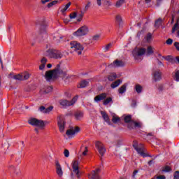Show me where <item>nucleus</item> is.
Returning <instances> with one entry per match:
<instances>
[{"instance_id":"338daca9","label":"nucleus","mask_w":179,"mask_h":179,"mask_svg":"<svg viewBox=\"0 0 179 179\" xmlns=\"http://www.w3.org/2000/svg\"><path fill=\"white\" fill-rule=\"evenodd\" d=\"M136 174H138V170H135L134 172H133V174H132V178L135 179V177L136 176Z\"/></svg>"},{"instance_id":"69168bd1","label":"nucleus","mask_w":179,"mask_h":179,"mask_svg":"<svg viewBox=\"0 0 179 179\" xmlns=\"http://www.w3.org/2000/svg\"><path fill=\"white\" fill-rule=\"evenodd\" d=\"M157 61L158 65H159L160 66H164V64H163V62H162V61H160L159 59H157Z\"/></svg>"},{"instance_id":"49530a36","label":"nucleus","mask_w":179,"mask_h":179,"mask_svg":"<svg viewBox=\"0 0 179 179\" xmlns=\"http://www.w3.org/2000/svg\"><path fill=\"white\" fill-rule=\"evenodd\" d=\"M178 29V23H176L172 28V33H175L176 30Z\"/></svg>"},{"instance_id":"e433bc0d","label":"nucleus","mask_w":179,"mask_h":179,"mask_svg":"<svg viewBox=\"0 0 179 179\" xmlns=\"http://www.w3.org/2000/svg\"><path fill=\"white\" fill-rule=\"evenodd\" d=\"M124 3H125V0H119L116 2L115 6L116 8H121Z\"/></svg>"},{"instance_id":"de8ad7c7","label":"nucleus","mask_w":179,"mask_h":179,"mask_svg":"<svg viewBox=\"0 0 179 179\" xmlns=\"http://www.w3.org/2000/svg\"><path fill=\"white\" fill-rule=\"evenodd\" d=\"M171 64H177V57H172L171 60H169Z\"/></svg>"},{"instance_id":"2f4dec72","label":"nucleus","mask_w":179,"mask_h":179,"mask_svg":"<svg viewBox=\"0 0 179 179\" xmlns=\"http://www.w3.org/2000/svg\"><path fill=\"white\" fill-rule=\"evenodd\" d=\"M71 3H72L69 2L66 6H64L60 10V12H62V13H65V12L68 10V8H69V6H71Z\"/></svg>"},{"instance_id":"79ce46f5","label":"nucleus","mask_w":179,"mask_h":179,"mask_svg":"<svg viewBox=\"0 0 179 179\" xmlns=\"http://www.w3.org/2000/svg\"><path fill=\"white\" fill-rule=\"evenodd\" d=\"M170 171H171V168L169 166H165L162 169V173H170Z\"/></svg>"},{"instance_id":"ddd939ff","label":"nucleus","mask_w":179,"mask_h":179,"mask_svg":"<svg viewBox=\"0 0 179 179\" xmlns=\"http://www.w3.org/2000/svg\"><path fill=\"white\" fill-rule=\"evenodd\" d=\"M80 129L79 127H76L75 129H69L66 132V135L69 136V138H73L75 134H78V132H80Z\"/></svg>"},{"instance_id":"7ed1b4c3","label":"nucleus","mask_w":179,"mask_h":179,"mask_svg":"<svg viewBox=\"0 0 179 179\" xmlns=\"http://www.w3.org/2000/svg\"><path fill=\"white\" fill-rule=\"evenodd\" d=\"M78 101V96H75L71 101H68L66 99H62L59 101L60 106H62V108H66V107H69L70 106H73Z\"/></svg>"},{"instance_id":"2eb2a0df","label":"nucleus","mask_w":179,"mask_h":179,"mask_svg":"<svg viewBox=\"0 0 179 179\" xmlns=\"http://www.w3.org/2000/svg\"><path fill=\"white\" fill-rule=\"evenodd\" d=\"M107 99V93H101L98 96H96L94 99L95 103H99L101 100H106Z\"/></svg>"},{"instance_id":"aec40b11","label":"nucleus","mask_w":179,"mask_h":179,"mask_svg":"<svg viewBox=\"0 0 179 179\" xmlns=\"http://www.w3.org/2000/svg\"><path fill=\"white\" fill-rule=\"evenodd\" d=\"M100 169H97L96 171H92V176H90V179H100Z\"/></svg>"},{"instance_id":"052dcab7","label":"nucleus","mask_w":179,"mask_h":179,"mask_svg":"<svg viewBox=\"0 0 179 179\" xmlns=\"http://www.w3.org/2000/svg\"><path fill=\"white\" fill-rule=\"evenodd\" d=\"M92 4V3H90V1H89L86 5H85V10H87V9H89L90 8V5Z\"/></svg>"},{"instance_id":"c85d7f7f","label":"nucleus","mask_w":179,"mask_h":179,"mask_svg":"<svg viewBox=\"0 0 179 179\" xmlns=\"http://www.w3.org/2000/svg\"><path fill=\"white\" fill-rule=\"evenodd\" d=\"M51 92H52V87L51 86L46 87L44 90H41V93H45V94L51 93Z\"/></svg>"},{"instance_id":"c03bdc74","label":"nucleus","mask_w":179,"mask_h":179,"mask_svg":"<svg viewBox=\"0 0 179 179\" xmlns=\"http://www.w3.org/2000/svg\"><path fill=\"white\" fill-rule=\"evenodd\" d=\"M53 108H54V107H52V106H50L48 108H45L44 114H48V113H50V111H52Z\"/></svg>"},{"instance_id":"f8f14e48","label":"nucleus","mask_w":179,"mask_h":179,"mask_svg":"<svg viewBox=\"0 0 179 179\" xmlns=\"http://www.w3.org/2000/svg\"><path fill=\"white\" fill-rule=\"evenodd\" d=\"M135 59H136L137 57H142V55H145L146 54V49L140 48L137 50H134L132 52Z\"/></svg>"},{"instance_id":"b1692460","label":"nucleus","mask_w":179,"mask_h":179,"mask_svg":"<svg viewBox=\"0 0 179 179\" xmlns=\"http://www.w3.org/2000/svg\"><path fill=\"white\" fill-rule=\"evenodd\" d=\"M74 117L77 121H79V120H82V118H83V112H76L74 114Z\"/></svg>"},{"instance_id":"13d9d810","label":"nucleus","mask_w":179,"mask_h":179,"mask_svg":"<svg viewBox=\"0 0 179 179\" xmlns=\"http://www.w3.org/2000/svg\"><path fill=\"white\" fill-rule=\"evenodd\" d=\"M41 64L45 65V64H47V59L45 57H43L41 60Z\"/></svg>"},{"instance_id":"bf43d9fd","label":"nucleus","mask_w":179,"mask_h":179,"mask_svg":"<svg viewBox=\"0 0 179 179\" xmlns=\"http://www.w3.org/2000/svg\"><path fill=\"white\" fill-rule=\"evenodd\" d=\"M141 123L134 122V128H141Z\"/></svg>"},{"instance_id":"4c0bfd02","label":"nucleus","mask_w":179,"mask_h":179,"mask_svg":"<svg viewBox=\"0 0 179 179\" xmlns=\"http://www.w3.org/2000/svg\"><path fill=\"white\" fill-rule=\"evenodd\" d=\"M103 5L106 7V8H108L110 6H112L113 3H111L110 1L109 0H105L103 1Z\"/></svg>"},{"instance_id":"ea45409f","label":"nucleus","mask_w":179,"mask_h":179,"mask_svg":"<svg viewBox=\"0 0 179 179\" xmlns=\"http://www.w3.org/2000/svg\"><path fill=\"white\" fill-rule=\"evenodd\" d=\"M145 41H147V43H150V41H152V34L148 33L147 36L145 37Z\"/></svg>"},{"instance_id":"f3484780","label":"nucleus","mask_w":179,"mask_h":179,"mask_svg":"<svg viewBox=\"0 0 179 179\" xmlns=\"http://www.w3.org/2000/svg\"><path fill=\"white\" fill-rule=\"evenodd\" d=\"M53 57L55 59H61L64 57V55L60 50L54 49Z\"/></svg>"},{"instance_id":"680f3d73","label":"nucleus","mask_w":179,"mask_h":179,"mask_svg":"<svg viewBox=\"0 0 179 179\" xmlns=\"http://www.w3.org/2000/svg\"><path fill=\"white\" fill-rule=\"evenodd\" d=\"M85 150L82 153V156H86V155H87V152H88L87 147H85Z\"/></svg>"},{"instance_id":"393cba45","label":"nucleus","mask_w":179,"mask_h":179,"mask_svg":"<svg viewBox=\"0 0 179 179\" xmlns=\"http://www.w3.org/2000/svg\"><path fill=\"white\" fill-rule=\"evenodd\" d=\"M112 115V122L113 124H117V122H120L121 121V118L118 117L115 113H111Z\"/></svg>"},{"instance_id":"f03ea898","label":"nucleus","mask_w":179,"mask_h":179,"mask_svg":"<svg viewBox=\"0 0 179 179\" xmlns=\"http://www.w3.org/2000/svg\"><path fill=\"white\" fill-rule=\"evenodd\" d=\"M133 148L140 156H142V157H148V155L145 153V147L143 146V144H138V142L134 141Z\"/></svg>"},{"instance_id":"4be33fe9","label":"nucleus","mask_w":179,"mask_h":179,"mask_svg":"<svg viewBox=\"0 0 179 179\" xmlns=\"http://www.w3.org/2000/svg\"><path fill=\"white\" fill-rule=\"evenodd\" d=\"M115 23H117L120 27H122L123 22H122V17H121V15H116Z\"/></svg>"},{"instance_id":"bb28decb","label":"nucleus","mask_w":179,"mask_h":179,"mask_svg":"<svg viewBox=\"0 0 179 179\" xmlns=\"http://www.w3.org/2000/svg\"><path fill=\"white\" fill-rule=\"evenodd\" d=\"M122 83V80H117L116 81H115L114 83H113L110 85V87L112 89H115V87H118V85Z\"/></svg>"},{"instance_id":"5fc2aeb1","label":"nucleus","mask_w":179,"mask_h":179,"mask_svg":"<svg viewBox=\"0 0 179 179\" xmlns=\"http://www.w3.org/2000/svg\"><path fill=\"white\" fill-rule=\"evenodd\" d=\"M158 90L159 92H163V90H164V85H159L158 87Z\"/></svg>"},{"instance_id":"a18cd8bd","label":"nucleus","mask_w":179,"mask_h":179,"mask_svg":"<svg viewBox=\"0 0 179 179\" xmlns=\"http://www.w3.org/2000/svg\"><path fill=\"white\" fill-rule=\"evenodd\" d=\"M174 80L179 82V70L177 71L175 73Z\"/></svg>"},{"instance_id":"f257e3e1","label":"nucleus","mask_w":179,"mask_h":179,"mask_svg":"<svg viewBox=\"0 0 179 179\" xmlns=\"http://www.w3.org/2000/svg\"><path fill=\"white\" fill-rule=\"evenodd\" d=\"M62 70L59 68H57L52 71H47L45 74V78L47 82H51L52 79H57L59 75H61Z\"/></svg>"},{"instance_id":"412c9836","label":"nucleus","mask_w":179,"mask_h":179,"mask_svg":"<svg viewBox=\"0 0 179 179\" xmlns=\"http://www.w3.org/2000/svg\"><path fill=\"white\" fill-rule=\"evenodd\" d=\"M44 56L54 59V49H48L44 52Z\"/></svg>"},{"instance_id":"a878e982","label":"nucleus","mask_w":179,"mask_h":179,"mask_svg":"<svg viewBox=\"0 0 179 179\" xmlns=\"http://www.w3.org/2000/svg\"><path fill=\"white\" fill-rule=\"evenodd\" d=\"M163 23V20L162 18H158L157 20H155V27H156V29H159V27H160V26H162Z\"/></svg>"},{"instance_id":"0e129e2a","label":"nucleus","mask_w":179,"mask_h":179,"mask_svg":"<svg viewBox=\"0 0 179 179\" xmlns=\"http://www.w3.org/2000/svg\"><path fill=\"white\" fill-rule=\"evenodd\" d=\"M99 38H100V36L96 35V36H93L92 40H94V41H97V40H99Z\"/></svg>"},{"instance_id":"6e6552de","label":"nucleus","mask_w":179,"mask_h":179,"mask_svg":"<svg viewBox=\"0 0 179 179\" xmlns=\"http://www.w3.org/2000/svg\"><path fill=\"white\" fill-rule=\"evenodd\" d=\"M95 148L97 149V150L101 157H103V156H104L106 152H107L106 147H104V145L102 144V143L100 141H96Z\"/></svg>"},{"instance_id":"37998d69","label":"nucleus","mask_w":179,"mask_h":179,"mask_svg":"<svg viewBox=\"0 0 179 179\" xmlns=\"http://www.w3.org/2000/svg\"><path fill=\"white\" fill-rule=\"evenodd\" d=\"M77 16H78V13L76 12L72 13L69 15L70 19H76Z\"/></svg>"},{"instance_id":"423d86ee","label":"nucleus","mask_w":179,"mask_h":179,"mask_svg":"<svg viewBox=\"0 0 179 179\" xmlns=\"http://www.w3.org/2000/svg\"><path fill=\"white\" fill-rule=\"evenodd\" d=\"M29 124L30 125H32L33 127H38L41 129H44V127H45V124L44 123V121L37 120L36 118H31L28 121Z\"/></svg>"},{"instance_id":"a211bd4d","label":"nucleus","mask_w":179,"mask_h":179,"mask_svg":"<svg viewBox=\"0 0 179 179\" xmlns=\"http://www.w3.org/2000/svg\"><path fill=\"white\" fill-rule=\"evenodd\" d=\"M152 75L155 82H159V80H162V73H160L159 71H154Z\"/></svg>"},{"instance_id":"9b49d317","label":"nucleus","mask_w":179,"mask_h":179,"mask_svg":"<svg viewBox=\"0 0 179 179\" xmlns=\"http://www.w3.org/2000/svg\"><path fill=\"white\" fill-rule=\"evenodd\" d=\"M30 78V74L27 72L22 73L13 76V79L15 80H27Z\"/></svg>"},{"instance_id":"58836bf2","label":"nucleus","mask_w":179,"mask_h":179,"mask_svg":"<svg viewBox=\"0 0 179 179\" xmlns=\"http://www.w3.org/2000/svg\"><path fill=\"white\" fill-rule=\"evenodd\" d=\"M127 128H129V129H134V128H135V122H129V123H127Z\"/></svg>"},{"instance_id":"c9c22d12","label":"nucleus","mask_w":179,"mask_h":179,"mask_svg":"<svg viewBox=\"0 0 179 179\" xmlns=\"http://www.w3.org/2000/svg\"><path fill=\"white\" fill-rule=\"evenodd\" d=\"M110 103H113V98L111 97H108L103 101V106H108Z\"/></svg>"},{"instance_id":"0eeeda50","label":"nucleus","mask_w":179,"mask_h":179,"mask_svg":"<svg viewBox=\"0 0 179 179\" xmlns=\"http://www.w3.org/2000/svg\"><path fill=\"white\" fill-rule=\"evenodd\" d=\"M87 33H89V29L87 27L83 26L73 33V36L76 37H82L83 36H86Z\"/></svg>"},{"instance_id":"603ef678","label":"nucleus","mask_w":179,"mask_h":179,"mask_svg":"<svg viewBox=\"0 0 179 179\" xmlns=\"http://www.w3.org/2000/svg\"><path fill=\"white\" fill-rule=\"evenodd\" d=\"M83 18V14H80L77 17V22H82V19Z\"/></svg>"},{"instance_id":"c756f323","label":"nucleus","mask_w":179,"mask_h":179,"mask_svg":"<svg viewBox=\"0 0 179 179\" xmlns=\"http://www.w3.org/2000/svg\"><path fill=\"white\" fill-rule=\"evenodd\" d=\"M135 90L138 94H141V93H142V90H143V87L141 85L137 84L135 86Z\"/></svg>"},{"instance_id":"20e7f679","label":"nucleus","mask_w":179,"mask_h":179,"mask_svg":"<svg viewBox=\"0 0 179 179\" xmlns=\"http://www.w3.org/2000/svg\"><path fill=\"white\" fill-rule=\"evenodd\" d=\"M57 125L59 131L62 134H64V132H65V126L66 125V122L65 121V117H64V115H59L57 117Z\"/></svg>"},{"instance_id":"a19ab883","label":"nucleus","mask_w":179,"mask_h":179,"mask_svg":"<svg viewBox=\"0 0 179 179\" xmlns=\"http://www.w3.org/2000/svg\"><path fill=\"white\" fill-rule=\"evenodd\" d=\"M131 120H132V116L131 115L124 117V122H126L127 124L131 122Z\"/></svg>"},{"instance_id":"4468645a","label":"nucleus","mask_w":179,"mask_h":179,"mask_svg":"<svg viewBox=\"0 0 179 179\" xmlns=\"http://www.w3.org/2000/svg\"><path fill=\"white\" fill-rule=\"evenodd\" d=\"M124 62L120 60H115L113 63L109 65L110 68H120L121 66H124Z\"/></svg>"},{"instance_id":"3c124183","label":"nucleus","mask_w":179,"mask_h":179,"mask_svg":"<svg viewBox=\"0 0 179 179\" xmlns=\"http://www.w3.org/2000/svg\"><path fill=\"white\" fill-rule=\"evenodd\" d=\"M172 56L168 55V56H162V58H164V59H166V61H168L169 62V61L171 60V59L172 58Z\"/></svg>"},{"instance_id":"39448f33","label":"nucleus","mask_w":179,"mask_h":179,"mask_svg":"<svg viewBox=\"0 0 179 179\" xmlns=\"http://www.w3.org/2000/svg\"><path fill=\"white\" fill-rule=\"evenodd\" d=\"M71 48L74 50L76 52H77L78 55H82V51L85 50V48L83 45H82L80 43L76 42V41H72L70 43Z\"/></svg>"},{"instance_id":"09e8293b","label":"nucleus","mask_w":179,"mask_h":179,"mask_svg":"<svg viewBox=\"0 0 179 179\" xmlns=\"http://www.w3.org/2000/svg\"><path fill=\"white\" fill-rule=\"evenodd\" d=\"M173 179H179V171H177L174 173Z\"/></svg>"},{"instance_id":"9d476101","label":"nucleus","mask_w":179,"mask_h":179,"mask_svg":"<svg viewBox=\"0 0 179 179\" xmlns=\"http://www.w3.org/2000/svg\"><path fill=\"white\" fill-rule=\"evenodd\" d=\"M73 173L76 174L77 178H80V171H79V161L73 160L72 162Z\"/></svg>"},{"instance_id":"8fccbe9b","label":"nucleus","mask_w":179,"mask_h":179,"mask_svg":"<svg viewBox=\"0 0 179 179\" xmlns=\"http://www.w3.org/2000/svg\"><path fill=\"white\" fill-rule=\"evenodd\" d=\"M110 48H111V43H108V45H106V46L103 48L105 52H107L108 50H110Z\"/></svg>"},{"instance_id":"6e6d98bb","label":"nucleus","mask_w":179,"mask_h":179,"mask_svg":"<svg viewBox=\"0 0 179 179\" xmlns=\"http://www.w3.org/2000/svg\"><path fill=\"white\" fill-rule=\"evenodd\" d=\"M64 155L65 157H69V150H64Z\"/></svg>"},{"instance_id":"6ab92c4d","label":"nucleus","mask_w":179,"mask_h":179,"mask_svg":"<svg viewBox=\"0 0 179 179\" xmlns=\"http://www.w3.org/2000/svg\"><path fill=\"white\" fill-rule=\"evenodd\" d=\"M40 34L43 35L45 38L48 37V34H47V25L45 24L41 25Z\"/></svg>"},{"instance_id":"864d4df0","label":"nucleus","mask_w":179,"mask_h":179,"mask_svg":"<svg viewBox=\"0 0 179 179\" xmlns=\"http://www.w3.org/2000/svg\"><path fill=\"white\" fill-rule=\"evenodd\" d=\"M166 44H167L168 45H171V44H173V39H171V38H168V39L166 40Z\"/></svg>"},{"instance_id":"dca6fc26","label":"nucleus","mask_w":179,"mask_h":179,"mask_svg":"<svg viewBox=\"0 0 179 179\" xmlns=\"http://www.w3.org/2000/svg\"><path fill=\"white\" fill-rule=\"evenodd\" d=\"M75 79V76H69L68 74H66L63 77V80L66 83L67 85L69 83H71Z\"/></svg>"},{"instance_id":"7c9ffc66","label":"nucleus","mask_w":179,"mask_h":179,"mask_svg":"<svg viewBox=\"0 0 179 179\" xmlns=\"http://www.w3.org/2000/svg\"><path fill=\"white\" fill-rule=\"evenodd\" d=\"M117 79V74L115 73H110L108 76V80H110V82H113V80H115Z\"/></svg>"},{"instance_id":"774afa93","label":"nucleus","mask_w":179,"mask_h":179,"mask_svg":"<svg viewBox=\"0 0 179 179\" xmlns=\"http://www.w3.org/2000/svg\"><path fill=\"white\" fill-rule=\"evenodd\" d=\"M44 68H45V64H41L39 66V69L41 71H43L44 69Z\"/></svg>"},{"instance_id":"cd10ccee","label":"nucleus","mask_w":179,"mask_h":179,"mask_svg":"<svg viewBox=\"0 0 179 179\" xmlns=\"http://www.w3.org/2000/svg\"><path fill=\"white\" fill-rule=\"evenodd\" d=\"M118 92H119L120 94H124V93H125V92H127V84H124L123 85H122L119 88Z\"/></svg>"},{"instance_id":"473e14b6","label":"nucleus","mask_w":179,"mask_h":179,"mask_svg":"<svg viewBox=\"0 0 179 179\" xmlns=\"http://www.w3.org/2000/svg\"><path fill=\"white\" fill-rule=\"evenodd\" d=\"M71 3H72L69 2L66 6H64L60 10V12H62V13H65V12L68 10V8H69V6H71Z\"/></svg>"},{"instance_id":"f704fd0d","label":"nucleus","mask_w":179,"mask_h":179,"mask_svg":"<svg viewBox=\"0 0 179 179\" xmlns=\"http://www.w3.org/2000/svg\"><path fill=\"white\" fill-rule=\"evenodd\" d=\"M153 52H154L153 48H152V46H148L146 52L147 57H150V55H152Z\"/></svg>"},{"instance_id":"4d7b16f0","label":"nucleus","mask_w":179,"mask_h":179,"mask_svg":"<svg viewBox=\"0 0 179 179\" xmlns=\"http://www.w3.org/2000/svg\"><path fill=\"white\" fill-rule=\"evenodd\" d=\"M39 111H41V113H45V107L44 106H41L40 108H39Z\"/></svg>"},{"instance_id":"72a5a7b5","label":"nucleus","mask_w":179,"mask_h":179,"mask_svg":"<svg viewBox=\"0 0 179 179\" xmlns=\"http://www.w3.org/2000/svg\"><path fill=\"white\" fill-rule=\"evenodd\" d=\"M89 85V81L86 80H82L80 83V89H83V87H86V86H87Z\"/></svg>"},{"instance_id":"5701e85b","label":"nucleus","mask_w":179,"mask_h":179,"mask_svg":"<svg viewBox=\"0 0 179 179\" xmlns=\"http://www.w3.org/2000/svg\"><path fill=\"white\" fill-rule=\"evenodd\" d=\"M101 114L104 121H106V122H107L110 125V124H111V122H110V117H108V115H107V113L102 111L101 112Z\"/></svg>"},{"instance_id":"e2e57ef3","label":"nucleus","mask_w":179,"mask_h":179,"mask_svg":"<svg viewBox=\"0 0 179 179\" xmlns=\"http://www.w3.org/2000/svg\"><path fill=\"white\" fill-rule=\"evenodd\" d=\"M174 47L176 48L178 51H179V43L178 42H175L174 43Z\"/></svg>"},{"instance_id":"1a4fd4ad","label":"nucleus","mask_w":179,"mask_h":179,"mask_svg":"<svg viewBox=\"0 0 179 179\" xmlns=\"http://www.w3.org/2000/svg\"><path fill=\"white\" fill-rule=\"evenodd\" d=\"M55 166L56 173L58 176V178H62L64 176V171L62 170V166H61V164H59V162L57 159H55Z\"/></svg>"}]
</instances>
